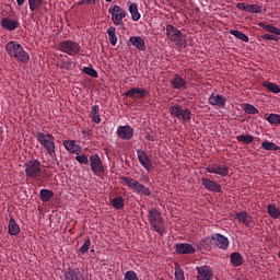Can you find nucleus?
I'll return each mask as SVG.
<instances>
[{
    "mask_svg": "<svg viewBox=\"0 0 280 280\" xmlns=\"http://www.w3.org/2000/svg\"><path fill=\"white\" fill-rule=\"evenodd\" d=\"M7 52L11 58L19 60V62H30V54L25 51L23 46L16 42H9L5 46Z\"/></svg>",
    "mask_w": 280,
    "mask_h": 280,
    "instance_id": "nucleus-1",
    "label": "nucleus"
},
{
    "mask_svg": "<svg viewBox=\"0 0 280 280\" xmlns=\"http://www.w3.org/2000/svg\"><path fill=\"white\" fill-rule=\"evenodd\" d=\"M166 36L171 43H174L179 49L187 47V35L172 24L166 25Z\"/></svg>",
    "mask_w": 280,
    "mask_h": 280,
    "instance_id": "nucleus-2",
    "label": "nucleus"
},
{
    "mask_svg": "<svg viewBox=\"0 0 280 280\" xmlns=\"http://www.w3.org/2000/svg\"><path fill=\"white\" fill-rule=\"evenodd\" d=\"M36 139L49 156H54V154H56V138L54 135L49 133V131H38L36 133Z\"/></svg>",
    "mask_w": 280,
    "mask_h": 280,
    "instance_id": "nucleus-3",
    "label": "nucleus"
},
{
    "mask_svg": "<svg viewBox=\"0 0 280 280\" xmlns=\"http://www.w3.org/2000/svg\"><path fill=\"white\" fill-rule=\"evenodd\" d=\"M148 218H149L151 228L160 235H163V233H165V224L163 223V218L161 217V212L153 208L149 211Z\"/></svg>",
    "mask_w": 280,
    "mask_h": 280,
    "instance_id": "nucleus-4",
    "label": "nucleus"
},
{
    "mask_svg": "<svg viewBox=\"0 0 280 280\" xmlns=\"http://www.w3.org/2000/svg\"><path fill=\"white\" fill-rule=\"evenodd\" d=\"M40 172H43L40 161L31 160L25 164V176L27 178H38L40 176Z\"/></svg>",
    "mask_w": 280,
    "mask_h": 280,
    "instance_id": "nucleus-5",
    "label": "nucleus"
},
{
    "mask_svg": "<svg viewBox=\"0 0 280 280\" xmlns=\"http://www.w3.org/2000/svg\"><path fill=\"white\" fill-rule=\"evenodd\" d=\"M108 14L112 16V22L114 25H124V20L126 19V11L121 7L114 4L108 9Z\"/></svg>",
    "mask_w": 280,
    "mask_h": 280,
    "instance_id": "nucleus-6",
    "label": "nucleus"
},
{
    "mask_svg": "<svg viewBox=\"0 0 280 280\" xmlns=\"http://www.w3.org/2000/svg\"><path fill=\"white\" fill-rule=\"evenodd\" d=\"M60 51L68 54V56H78L80 54V44L73 40H63L59 44Z\"/></svg>",
    "mask_w": 280,
    "mask_h": 280,
    "instance_id": "nucleus-7",
    "label": "nucleus"
},
{
    "mask_svg": "<svg viewBox=\"0 0 280 280\" xmlns=\"http://www.w3.org/2000/svg\"><path fill=\"white\" fill-rule=\"evenodd\" d=\"M90 165L93 174H104V164L102 163V159H100V155H91Z\"/></svg>",
    "mask_w": 280,
    "mask_h": 280,
    "instance_id": "nucleus-8",
    "label": "nucleus"
},
{
    "mask_svg": "<svg viewBox=\"0 0 280 280\" xmlns=\"http://www.w3.org/2000/svg\"><path fill=\"white\" fill-rule=\"evenodd\" d=\"M149 94L143 88H132L125 93L126 97H131L132 100H143Z\"/></svg>",
    "mask_w": 280,
    "mask_h": 280,
    "instance_id": "nucleus-9",
    "label": "nucleus"
},
{
    "mask_svg": "<svg viewBox=\"0 0 280 280\" xmlns=\"http://www.w3.org/2000/svg\"><path fill=\"white\" fill-rule=\"evenodd\" d=\"M137 156L140 162V165H142V167H144L147 172H152V170H154V166L152 165V161L150 160V158H148V154L145 153V151L138 150Z\"/></svg>",
    "mask_w": 280,
    "mask_h": 280,
    "instance_id": "nucleus-10",
    "label": "nucleus"
},
{
    "mask_svg": "<svg viewBox=\"0 0 280 280\" xmlns=\"http://www.w3.org/2000/svg\"><path fill=\"white\" fill-rule=\"evenodd\" d=\"M234 220H238V222H242L248 229L255 226V221L253 220V217L248 215V212L246 211L236 212L234 214Z\"/></svg>",
    "mask_w": 280,
    "mask_h": 280,
    "instance_id": "nucleus-11",
    "label": "nucleus"
},
{
    "mask_svg": "<svg viewBox=\"0 0 280 280\" xmlns=\"http://www.w3.org/2000/svg\"><path fill=\"white\" fill-rule=\"evenodd\" d=\"M117 136L119 139H122L125 141H129L132 137H135V129L130 126H120L117 129Z\"/></svg>",
    "mask_w": 280,
    "mask_h": 280,
    "instance_id": "nucleus-12",
    "label": "nucleus"
},
{
    "mask_svg": "<svg viewBox=\"0 0 280 280\" xmlns=\"http://www.w3.org/2000/svg\"><path fill=\"white\" fill-rule=\"evenodd\" d=\"M208 174H218L219 176H229V167L226 165L213 164L206 167Z\"/></svg>",
    "mask_w": 280,
    "mask_h": 280,
    "instance_id": "nucleus-13",
    "label": "nucleus"
},
{
    "mask_svg": "<svg viewBox=\"0 0 280 280\" xmlns=\"http://www.w3.org/2000/svg\"><path fill=\"white\" fill-rule=\"evenodd\" d=\"M197 270V280H210L211 277H213V271L211 270V267L209 266H200L196 267Z\"/></svg>",
    "mask_w": 280,
    "mask_h": 280,
    "instance_id": "nucleus-14",
    "label": "nucleus"
},
{
    "mask_svg": "<svg viewBox=\"0 0 280 280\" xmlns=\"http://www.w3.org/2000/svg\"><path fill=\"white\" fill-rule=\"evenodd\" d=\"M201 183L208 191H213L214 194H220V191H222V186L209 178L202 177Z\"/></svg>",
    "mask_w": 280,
    "mask_h": 280,
    "instance_id": "nucleus-15",
    "label": "nucleus"
},
{
    "mask_svg": "<svg viewBox=\"0 0 280 280\" xmlns=\"http://www.w3.org/2000/svg\"><path fill=\"white\" fill-rule=\"evenodd\" d=\"M211 240L214 242L218 248H222L223 250H226V248H229V244H230L229 237L222 234H213Z\"/></svg>",
    "mask_w": 280,
    "mask_h": 280,
    "instance_id": "nucleus-16",
    "label": "nucleus"
},
{
    "mask_svg": "<svg viewBox=\"0 0 280 280\" xmlns=\"http://www.w3.org/2000/svg\"><path fill=\"white\" fill-rule=\"evenodd\" d=\"M209 104H211V106H219V108H224L226 106V97L212 93L209 96Z\"/></svg>",
    "mask_w": 280,
    "mask_h": 280,
    "instance_id": "nucleus-17",
    "label": "nucleus"
},
{
    "mask_svg": "<svg viewBox=\"0 0 280 280\" xmlns=\"http://www.w3.org/2000/svg\"><path fill=\"white\" fill-rule=\"evenodd\" d=\"M176 253L179 255H194V253H196V248L188 243H177Z\"/></svg>",
    "mask_w": 280,
    "mask_h": 280,
    "instance_id": "nucleus-18",
    "label": "nucleus"
},
{
    "mask_svg": "<svg viewBox=\"0 0 280 280\" xmlns=\"http://www.w3.org/2000/svg\"><path fill=\"white\" fill-rule=\"evenodd\" d=\"M129 43H131V45L136 47V49H139V51H145V39H143V37L131 36L129 38Z\"/></svg>",
    "mask_w": 280,
    "mask_h": 280,
    "instance_id": "nucleus-19",
    "label": "nucleus"
},
{
    "mask_svg": "<svg viewBox=\"0 0 280 280\" xmlns=\"http://www.w3.org/2000/svg\"><path fill=\"white\" fill-rule=\"evenodd\" d=\"M1 25L3 30H8V32H14L16 27H19V22L10 19V18H3L1 20Z\"/></svg>",
    "mask_w": 280,
    "mask_h": 280,
    "instance_id": "nucleus-20",
    "label": "nucleus"
},
{
    "mask_svg": "<svg viewBox=\"0 0 280 280\" xmlns=\"http://www.w3.org/2000/svg\"><path fill=\"white\" fill-rule=\"evenodd\" d=\"M65 280H84L82 277V272H80V269H68L65 273Z\"/></svg>",
    "mask_w": 280,
    "mask_h": 280,
    "instance_id": "nucleus-21",
    "label": "nucleus"
},
{
    "mask_svg": "<svg viewBox=\"0 0 280 280\" xmlns=\"http://www.w3.org/2000/svg\"><path fill=\"white\" fill-rule=\"evenodd\" d=\"M171 84L173 89H177V90L187 89V81L179 74H175V77L171 81Z\"/></svg>",
    "mask_w": 280,
    "mask_h": 280,
    "instance_id": "nucleus-22",
    "label": "nucleus"
},
{
    "mask_svg": "<svg viewBox=\"0 0 280 280\" xmlns=\"http://www.w3.org/2000/svg\"><path fill=\"white\" fill-rule=\"evenodd\" d=\"M63 147L70 154H78V152H80V145L75 143V140H65Z\"/></svg>",
    "mask_w": 280,
    "mask_h": 280,
    "instance_id": "nucleus-23",
    "label": "nucleus"
},
{
    "mask_svg": "<svg viewBox=\"0 0 280 280\" xmlns=\"http://www.w3.org/2000/svg\"><path fill=\"white\" fill-rule=\"evenodd\" d=\"M230 261L232 266H242L244 264V257H242V254L235 252L230 255Z\"/></svg>",
    "mask_w": 280,
    "mask_h": 280,
    "instance_id": "nucleus-24",
    "label": "nucleus"
},
{
    "mask_svg": "<svg viewBox=\"0 0 280 280\" xmlns=\"http://www.w3.org/2000/svg\"><path fill=\"white\" fill-rule=\"evenodd\" d=\"M267 213L272 218L273 220H279L280 217V210L277 208L275 203H269L267 206Z\"/></svg>",
    "mask_w": 280,
    "mask_h": 280,
    "instance_id": "nucleus-25",
    "label": "nucleus"
},
{
    "mask_svg": "<svg viewBox=\"0 0 280 280\" xmlns=\"http://www.w3.org/2000/svg\"><path fill=\"white\" fill-rule=\"evenodd\" d=\"M21 233V228L16 224L14 218L9 220V235H19Z\"/></svg>",
    "mask_w": 280,
    "mask_h": 280,
    "instance_id": "nucleus-26",
    "label": "nucleus"
},
{
    "mask_svg": "<svg viewBox=\"0 0 280 280\" xmlns=\"http://www.w3.org/2000/svg\"><path fill=\"white\" fill-rule=\"evenodd\" d=\"M129 12L131 14L132 21H139L141 19V13H139V7H137V3H132L129 5Z\"/></svg>",
    "mask_w": 280,
    "mask_h": 280,
    "instance_id": "nucleus-27",
    "label": "nucleus"
},
{
    "mask_svg": "<svg viewBox=\"0 0 280 280\" xmlns=\"http://www.w3.org/2000/svg\"><path fill=\"white\" fill-rule=\"evenodd\" d=\"M259 27H262V30H265V32H270V34L280 36V28H278L277 26H272V25L266 24V23H259Z\"/></svg>",
    "mask_w": 280,
    "mask_h": 280,
    "instance_id": "nucleus-28",
    "label": "nucleus"
},
{
    "mask_svg": "<svg viewBox=\"0 0 280 280\" xmlns=\"http://www.w3.org/2000/svg\"><path fill=\"white\" fill-rule=\"evenodd\" d=\"M107 34H108L110 45L115 47V45H117V28H115V26H110L107 30Z\"/></svg>",
    "mask_w": 280,
    "mask_h": 280,
    "instance_id": "nucleus-29",
    "label": "nucleus"
},
{
    "mask_svg": "<svg viewBox=\"0 0 280 280\" xmlns=\"http://www.w3.org/2000/svg\"><path fill=\"white\" fill-rule=\"evenodd\" d=\"M91 117H92V121H94V124H102V118L100 117V106L98 105L92 106Z\"/></svg>",
    "mask_w": 280,
    "mask_h": 280,
    "instance_id": "nucleus-30",
    "label": "nucleus"
},
{
    "mask_svg": "<svg viewBox=\"0 0 280 280\" xmlns=\"http://www.w3.org/2000/svg\"><path fill=\"white\" fill-rule=\"evenodd\" d=\"M132 189H136L138 191V194H142L143 196H150V194H152L148 188H145V186H143L139 182H136L133 184Z\"/></svg>",
    "mask_w": 280,
    "mask_h": 280,
    "instance_id": "nucleus-31",
    "label": "nucleus"
},
{
    "mask_svg": "<svg viewBox=\"0 0 280 280\" xmlns=\"http://www.w3.org/2000/svg\"><path fill=\"white\" fill-rule=\"evenodd\" d=\"M42 202H49L50 198H54V191L49 189H42L39 191Z\"/></svg>",
    "mask_w": 280,
    "mask_h": 280,
    "instance_id": "nucleus-32",
    "label": "nucleus"
},
{
    "mask_svg": "<svg viewBox=\"0 0 280 280\" xmlns=\"http://www.w3.org/2000/svg\"><path fill=\"white\" fill-rule=\"evenodd\" d=\"M230 34L235 36L238 40H243V43H248V35L242 33L241 31L230 30Z\"/></svg>",
    "mask_w": 280,
    "mask_h": 280,
    "instance_id": "nucleus-33",
    "label": "nucleus"
},
{
    "mask_svg": "<svg viewBox=\"0 0 280 280\" xmlns=\"http://www.w3.org/2000/svg\"><path fill=\"white\" fill-rule=\"evenodd\" d=\"M183 107L180 105H173L170 107V113L173 117H177L180 119V115H183Z\"/></svg>",
    "mask_w": 280,
    "mask_h": 280,
    "instance_id": "nucleus-34",
    "label": "nucleus"
},
{
    "mask_svg": "<svg viewBox=\"0 0 280 280\" xmlns=\"http://www.w3.org/2000/svg\"><path fill=\"white\" fill-rule=\"evenodd\" d=\"M261 148L264 150H268L271 152H277V150H280L279 145H277L275 142H270V141H264L261 143Z\"/></svg>",
    "mask_w": 280,
    "mask_h": 280,
    "instance_id": "nucleus-35",
    "label": "nucleus"
},
{
    "mask_svg": "<svg viewBox=\"0 0 280 280\" xmlns=\"http://www.w3.org/2000/svg\"><path fill=\"white\" fill-rule=\"evenodd\" d=\"M237 141H241V143H253V141H255V137H253L252 135H240L236 137Z\"/></svg>",
    "mask_w": 280,
    "mask_h": 280,
    "instance_id": "nucleus-36",
    "label": "nucleus"
},
{
    "mask_svg": "<svg viewBox=\"0 0 280 280\" xmlns=\"http://www.w3.org/2000/svg\"><path fill=\"white\" fill-rule=\"evenodd\" d=\"M266 119H267L268 124H271V125L279 126V124H280V115L279 114H270L269 116H267Z\"/></svg>",
    "mask_w": 280,
    "mask_h": 280,
    "instance_id": "nucleus-37",
    "label": "nucleus"
},
{
    "mask_svg": "<svg viewBox=\"0 0 280 280\" xmlns=\"http://www.w3.org/2000/svg\"><path fill=\"white\" fill-rule=\"evenodd\" d=\"M112 207L114 209L121 210L124 208V198L121 197H116L112 200Z\"/></svg>",
    "mask_w": 280,
    "mask_h": 280,
    "instance_id": "nucleus-38",
    "label": "nucleus"
},
{
    "mask_svg": "<svg viewBox=\"0 0 280 280\" xmlns=\"http://www.w3.org/2000/svg\"><path fill=\"white\" fill-rule=\"evenodd\" d=\"M244 110H245V113H247V115H257V114H259V109H257V107H255L254 105H250V104H245L244 105Z\"/></svg>",
    "mask_w": 280,
    "mask_h": 280,
    "instance_id": "nucleus-39",
    "label": "nucleus"
},
{
    "mask_svg": "<svg viewBox=\"0 0 280 280\" xmlns=\"http://www.w3.org/2000/svg\"><path fill=\"white\" fill-rule=\"evenodd\" d=\"M40 5H43V0H28V8L31 12H34V10H37Z\"/></svg>",
    "mask_w": 280,
    "mask_h": 280,
    "instance_id": "nucleus-40",
    "label": "nucleus"
},
{
    "mask_svg": "<svg viewBox=\"0 0 280 280\" xmlns=\"http://www.w3.org/2000/svg\"><path fill=\"white\" fill-rule=\"evenodd\" d=\"M252 14H261V7L258 4H247V11Z\"/></svg>",
    "mask_w": 280,
    "mask_h": 280,
    "instance_id": "nucleus-41",
    "label": "nucleus"
},
{
    "mask_svg": "<svg viewBox=\"0 0 280 280\" xmlns=\"http://www.w3.org/2000/svg\"><path fill=\"white\" fill-rule=\"evenodd\" d=\"M264 86L268 89V91H270L271 93H280V88L277 83L269 82L265 83Z\"/></svg>",
    "mask_w": 280,
    "mask_h": 280,
    "instance_id": "nucleus-42",
    "label": "nucleus"
},
{
    "mask_svg": "<svg viewBox=\"0 0 280 280\" xmlns=\"http://www.w3.org/2000/svg\"><path fill=\"white\" fill-rule=\"evenodd\" d=\"M83 73L85 75H90L91 78H97V70L93 69V67H85L83 68Z\"/></svg>",
    "mask_w": 280,
    "mask_h": 280,
    "instance_id": "nucleus-43",
    "label": "nucleus"
},
{
    "mask_svg": "<svg viewBox=\"0 0 280 280\" xmlns=\"http://www.w3.org/2000/svg\"><path fill=\"white\" fill-rule=\"evenodd\" d=\"M180 119H183V121H191V110L188 108H185L182 112V115L179 116Z\"/></svg>",
    "mask_w": 280,
    "mask_h": 280,
    "instance_id": "nucleus-44",
    "label": "nucleus"
},
{
    "mask_svg": "<svg viewBox=\"0 0 280 280\" xmlns=\"http://www.w3.org/2000/svg\"><path fill=\"white\" fill-rule=\"evenodd\" d=\"M185 278V272L183 271V268L178 266V264H175V279H184Z\"/></svg>",
    "mask_w": 280,
    "mask_h": 280,
    "instance_id": "nucleus-45",
    "label": "nucleus"
},
{
    "mask_svg": "<svg viewBox=\"0 0 280 280\" xmlns=\"http://www.w3.org/2000/svg\"><path fill=\"white\" fill-rule=\"evenodd\" d=\"M120 180L122 183H126L127 187L132 189L135 187V184L137 183V179L130 178V177H121Z\"/></svg>",
    "mask_w": 280,
    "mask_h": 280,
    "instance_id": "nucleus-46",
    "label": "nucleus"
},
{
    "mask_svg": "<svg viewBox=\"0 0 280 280\" xmlns=\"http://www.w3.org/2000/svg\"><path fill=\"white\" fill-rule=\"evenodd\" d=\"M75 161H78L80 165H89V156L85 154L77 155Z\"/></svg>",
    "mask_w": 280,
    "mask_h": 280,
    "instance_id": "nucleus-47",
    "label": "nucleus"
},
{
    "mask_svg": "<svg viewBox=\"0 0 280 280\" xmlns=\"http://www.w3.org/2000/svg\"><path fill=\"white\" fill-rule=\"evenodd\" d=\"M89 248H91V240H86L83 245L80 247L79 253H89Z\"/></svg>",
    "mask_w": 280,
    "mask_h": 280,
    "instance_id": "nucleus-48",
    "label": "nucleus"
},
{
    "mask_svg": "<svg viewBox=\"0 0 280 280\" xmlns=\"http://www.w3.org/2000/svg\"><path fill=\"white\" fill-rule=\"evenodd\" d=\"M124 280H139V277H137V272H135V271H127L125 273Z\"/></svg>",
    "mask_w": 280,
    "mask_h": 280,
    "instance_id": "nucleus-49",
    "label": "nucleus"
},
{
    "mask_svg": "<svg viewBox=\"0 0 280 280\" xmlns=\"http://www.w3.org/2000/svg\"><path fill=\"white\" fill-rule=\"evenodd\" d=\"M61 69H71V61L68 60V61H61V65H60Z\"/></svg>",
    "mask_w": 280,
    "mask_h": 280,
    "instance_id": "nucleus-50",
    "label": "nucleus"
},
{
    "mask_svg": "<svg viewBox=\"0 0 280 280\" xmlns=\"http://www.w3.org/2000/svg\"><path fill=\"white\" fill-rule=\"evenodd\" d=\"M236 8L238 10H243L244 12H246L247 8H248V4L240 2V3L236 4Z\"/></svg>",
    "mask_w": 280,
    "mask_h": 280,
    "instance_id": "nucleus-51",
    "label": "nucleus"
},
{
    "mask_svg": "<svg viewBox=\"0 0 280 280\" xmlns=\"http://www.w3.org/2000/svg\"><path fill=\"white\" fill-rule=\"evenodd\" d=\"M264 38L265 40H278V38L273 34H265Z\"/></svg>",
    "mask_w": 280,
    "mask_h": 280,
    "instance_id": "nucleus-52",
    "label": "nucleus"
},
{
    "mask_svg": "<svg viewBox=\"0 0 280 280\" xmlns=\"http://www.w3.org/2000/svg\"><path fill=\"white\" fill-rule=\"evenodd\" d=\"M18 5H23L25 3V0H16Z\"/></svg>",
    "mask_w": 280,
    "mask_h": 280,
    "instance_id": "nucleus-53",
    "label": "nucleus"
},
{
    "mask_svg": "<svg viewBox=\"0 0 280 280\" xmlns=\"http://www.w3.org/2000/svg\"><path fill=\"white\" fill-rule=\"evenodd\" d=\"M105 1H107V3H110V1H113V0H105Z\"/></svg>",
    "mask_w": 280,
    "mask_h": 280,
    "instance_id": "nucleus-54",
    "label": "nucleus"
},
{
    "mask_svg": "<svg viewBox=\"0 0 280 280\" xmlns=\"http://www.w3.org/2000/svg\"><path fill=\"white\" fill-rule=\"evenodd\" d=\"M177 280H185V278H179V279H177Z\"/></svg>",
    "mask_w": 280,
    "mask_h": 280,
    "instance_id": "nucleus-55",
    "label": "nucleus"
},
{
    "mask_svg": "<svg viewBox=\"0 0 280 280\" xmlns=\"http://www.w3.org/2000/svg\"><path fill=\"white\" fill-rule=\"evenodd\" d=\"M278 257H280V250L278 252Z\"/></svg>",
    "mask_w": 280,
    "mask_h": 280,
    "instance_id": "nucleus-56",
    "label": "nucleus"
}]
</instances>
